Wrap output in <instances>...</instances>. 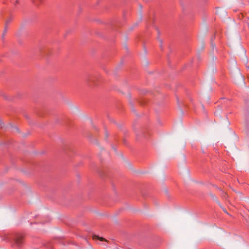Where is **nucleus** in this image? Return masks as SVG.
<instances>
[{"mask_svg":"<svg viewBox=\"0 0 249 249\" xmlns=\"http://www.w3.org/2000/svg\"><path fill=\"white\" fill-rule=\"evenodd\" d=\"M235 82L239 85H244V78L239 71H237L236 75L234 76Z\"/></svg>","mask_w":249,"mask_h":249,"instance_id":"obj_1","label":"nucleus"},{"mask_svg":"<svg viewBox=\"0 0 249 249\" xmlns=\"http://www.w3.org/2000/svg\"><path fill=\"white\" fill-rule=\"evenodd\" d=\"M216 14L220 16L221 17H224L226 15V11L222 9H218L216 10Z\"/></svg>","mask_w":249,"mask_h":249,"instance_id":"obj_2","label":"nucleus"},{"mask_svg":"<svg viewBox=\"0 0 249 249\" xmlns=\"http://www.w3.org/2000/svg\"><path fill=\"white\" fill-rule=\"evenodd\" d=\"M16 243L18 245H20L22 243V237L21 236L18 237L16 239Z\"/></svg>","mask_w":249,"mask_h":249,"instance_id":"obj_3","label":"nucleus"},{"mask_svg":"<svg viewBox=\"0 0 249 249\" xmlns=\"http://www.w3.org/2000/svg\"><path fill=\"white\" fill-rule=\"evenodd\" d=\"M93 239H98L101 241H105L106 242H107V240L104 238L103 237H99L98 236H97V235H94L93 236Z\"/></svg>","mask_w":249,"mask_h":249,"instance_id":"obj_4","label":"nucleus"},{"mask_svg":"<svg viewBox=\"0 0 249 249\" xmlns=\"http://www.w3.org/2000/svg\"><path fill=\"white\" fill-rule=\"evenodd\" d=\"M217 203L218 204V205H219V206L222 208V209L223 210V211L225 213H227V212L226 210L225 209V208H224V207H223L221 205V204H220L219 202H217Z\"/></svg>","mask_w":249,"mask_h":249,"instance_id":"obj_5","label":"nucleus"},{"mask_svg":"<svg viewBox=\"0 0 249 249\" xmlns=\"http://www.w3.org/2000/svg\"><path fill=\"white\" fill-rule=\"evenodd\" d=\"M142 15H141L139 22H137L135 24V25H137L138 24V23L142 20Z\"/></svg>","mask_w":249,"mask_h":249,"instance_id":"obj_6","label":"nucleus"},{"mask_svg":"<svg viewBox=\"0 0 249 249\" xmlns=\"http://www.w3.org/2000/svg\"><path fill=\"white\" fill-rule=\"evenodd\" d=\"M6 31H7V27L5 26L4 30V32L3 33V36H4L5 34Z\"/></svg>","mask_w":249,"mask_h":249,"instance_id":"obj_7","label":"nucleus"},{"mask_svg":"<svg viewBox=\"0 0 249 249\" xmlns=\"http://www.w3.org/2000/svg\"><path fill=\"white\" fill-rule=\"evenodd\" d=\"M0 127H1V128H2V127H3V124H2V122H1V120H0Z\"/></svg>","mask_w":249,"mask_h":249,"instance_id":"obj_8","label":"nucleus"},{"mask_svg":"<svg viewBox=\"0 0 249 249\" xmlns=\"http://www.w3.org/2000/svg\"><path fill=\"white\" fill-rule=\"evenodd\" d=\"M223 197H224L225 198H227V197L228 196V195L225 193V195L223 196Z\"/></svg>","mask_w":249,"mask_h":249,"instance_id":"obj_9","label":"nucleus"},{"mask_svg":"<svg viewBox=\"0 0 249 249\" xmlns=\"http://www.w3.org/2000/svg\"><path fill=\"white\" fill-rule=\"evenodd\" d=\"M212 197H213L214 199H215L216 200V202H218V201L216 200L215 196H213V195H212Z\"/></svg>","mask_w":249,"mask_h":249,"instance_id":"obj_10","label":"nucleus"},{"mask_svg":"<svg viewBox=\"0 0 249 249\" xmlns=\"http://www.w3.org/2000/svg\"><path fill=\"white\" fill-rule=\"evenodd\" d=\"M160 42V47H161V44H162V41L161 40H159Z\"/></svg>","mask_w":249,"mask_h":249,"instance_id":"obj_11","label":"nucleus"},{"mask_svg":"<svg viewBox=\"0 0 249 249\" xmlns=\"http://www.w3.org/2000/svg\"><path fill=\"white\" fill-rule=\"evenodd\" d=\"M215 113H216V115L218 114V112H216Z\"/></svg>","mask_w":249,"mask_h":249,"instance_id":"obj_12","label":"nucleus"}]
</instances>
